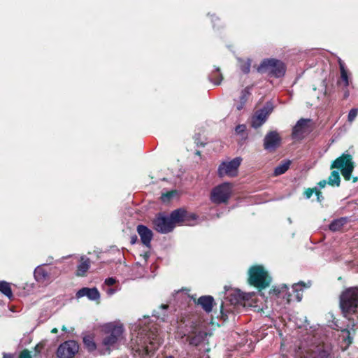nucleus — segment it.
I'll return each instance as SVG.
<instances>
[{"label": "nucleus", "mask_w": 358, "mask_h": 358, "mask_svg": "<svg viewBox=\"0 0 358 358\" xmlns=\"http://www.w3.org/2000/svg\"><path fill=\"white\" fill-rule=\"evenodd\" d=\"M136 334L131 338L133 350L142 358L151 356L162 343L156 324H148L143 327L141 323L134 327Z\"/></svg>", "instance_id": "f257e3e1"}, {"label": "nucleus", "mask_w": 358, "mask_h": 358, "mask_svg": "<svg viewBox=\"0 0 358 358\" xmlns=\"http://www.w3.org/2000/svg\"><path fill=\"white\" fill-rule=\"evenodd\" d=\"M341 308L345 317L353 327L358 323V287H351L341 296Z\"/></svg>", "instance_id": "f03ea898"}, {"label": "nucleus", "mask_w": 358, "mask_h": 358, "mask_svg": "<svg viewBox=\"0 0 358 358\" xmlns=\"http://www.w3.org/2000/svg\"><path fill=\"white\" fill-rule=\"evenodd\" d=\"M101 331L106 336L103 338L99 350L102 355L109 354L111 349L122 338L123 327L120 324L110 322L103 324Z\"/></svg>", "instance_id": "7ed1b4c3"}, {"label": "nucleus", "mask_w": 358, "mask_h": 358, "mask_svg": "<svg viewBox=\"0 0 358 358\" xmlns=\"http://www.w3.org/2000/svg\"><path fill=\"white\" fill-rule=\"evenodd\" d=\"M248 282L257 288L264 289L271 282V278L262 266H252L248 271Z\"/></svg>", "instance_id": "20e7f679"}, {"label": "nucleus", "mask_w": 358, "mask_h": 358, "mask_svg": "<svg viewBox=\"0 0 358 358\" xmlns=\"http://www.w3.org/2000/svg\"><path fill=\"white\" fill-rule=\"evenodd\" d=\"M333 169L340 170L344 179L350 180L352 178L351 174L355 169L352 157L348 153H343L332 162L331 169Z\"/></svg>", "instance_id": "39448f33"}, {"label": "nucleus", "mask_w": 358, "mask_h": 358, "mask_svg": "<svg viewBox=\"0 0 358 358\" xmlns=\"http://www.w3.org/2000/svg\"><path fill=\"white\" fill-rule=\"evenodd\" d=\"M285 66L281 61L275 59H267L262 61L257 71L260 73H269L275 77L279 78L284 76Z\"/></svg>", "instance_id": "423d86ee"}, {"label": "nucleus", "mask_w": 358, "mask_h": 358, "mask_svg": "<svg viewBox=\"0 0 358 358\" xmlns=\"http://www.w3.org/2000/svg\"><path fill=\"white\" fill-rule=\"evenodd\" d=\"M231 194V183L224 182L213 189L210 194V199L213 203L217 204L225 203L229 199Z\"/></svg>", "instance_id": "0eeeda50"}, {"label": "nucleus", "mask_w": 358, "mask_h": 358, "mask_svg": "<svg viewBox=\"0 0 358 358\" xmlns=\"http://www.w3.org/2000/svg\"><path fill=\"white\" fill-rule=\"evenodd\" d=\"M241 162V157H236L230 162H223L218 167V176L221 178L236 176Z\"/></svg>", "instance_id": "6e6552de"}, {"label": "nucleus", "mask_w": 358, "mask_h": 358, "mask_svg": "<svg viewBox=\"0 0 358 358\" xmlns=\"http://www.w3.org/2000/svg\"><path fill=\"white\" fill-rule=\"evenodd\" d=\"M78 350L79 345L75 341H67L59 346L57 355L59 358H73Z\"/></svg>", "instance_id": "1a4fd4ad"}, {"label": "nucleus", "mask_w": 358, "mask_h": 358, "mask_svg": "<svg viewBox=\"0 0 358 358\" xmlns=\"http://www.w3.org/2000/svg\"><path fill=\"white\" fill-rule=\"evenodd\" d=\"M304 287H306V285L302 282L293 285V286H292L293 294H292L289 292H288V293L286 292L287 287L286 285H283L281 287V289L278 292V293L283 294V297L287 299L288 303L293 300H296V301H300L302 299V292H303V289Z\"/></svg>", "instance_id": "9d476101"}, {"label": "nucleus", "mask_w": 358, "mask_h": 358, "mask_svg": "<svg viewBox=\"0 0 358 358\" xmlns=\"http://www.w3.org/2000/svg\"><path fill=\"white\" fill-rule=\"evenodd\" d=\"M311 131L310 120H299L292 129V138L301 140Z\"/></svg>", "instance_id": "9b49d317"}, {"label": "nucleus", "mask_w": 358, "mask_h": 358, "mask_svg": "<svg viewBox=\"0 0 358 358\" xmlns=\"http://www.w3.org/2000/svg\"><path fill=\"white\" fill-rule=\"evenodd\" d=\"M154 227L156 231L162 234H168L174 229V224L169 217L159 214L153 220Z\"/></svg>", "instance_id": "f8f14e48"}, {"label": "nucleus", "mask_w": 358, "mask_h": 358, "mask_svg": "<svg viewBox=\"0 0 358 358\" xmlns=\"http://www.w3.org/2000/svg\"><path fill=\"white\" fill-rule=\"evenodd\" d=\"M281 143V137L275 131L268 132L264 139V149L269 152H274Z\"/></svg>", "instance_id": "ddd939ff"}, {"label": "nucleus", "mask_w": 358, "mask_h": 358, "mask_svg": "<svg viewBox=\"0 0 358 358\" xmlns=\"http://www.w3.org/2000/svg\"><path fill=\"white\" fill-rule=\"evenodd\" d=\"M272 108L265 106L263 108L255 112L251 119V125L257 129L261 127L267 120L268 115L272 111Z\"/></svg>", "instance_id": "4468645a"}, {"label": "nucleus", "mask_w": 358, "mask_h": 358, "mask_svg": "<svg viewBox=\"0 0 358 358\" xmlns=\"http://www.w3.org/2000/svg\"><path fill=\"white\" fill-rule=\"evenodd\" d=\"M189 217L193 220L196 219L195 215H188L187 211L182 208L173 210L169 216L171 221L174 224V227L176 224H186L187 220Z\"/></svg>", "instance_id": "2eb2a0df"}, {"label": "nucleus", "mask_w": 358, "mask_h": 358, "mask_svg": "<svg viewBox=\"0 0 358 358\" xmlns=\"http://www.w3.org/2000/svg\"><path fill=\"white\" fill-rule=\"evenodd\" d=\"M76 296L78 298L87 296L90 300L96 301L99 299L100 294L96 287H83L77 292Z\"/></svg>", "instance_id": "dca6fc26"}, {"label": "nucleus", "mask_w": 358, "mask_h": 358, "mask_svg": "<svg viewBox=\"0 0 358 358\" xmlns=\"http://www.w3.org/2000/svg\"><path fill=\"white\" fill-rule=\"evenodd\" d=\"M137 231L141 237L142 243L149 246L152 238V232L147 227L144 225H138L137 227Z\"/></svg>", "instance_id": "f3484780"}, {"label": "nucleus", "mask_w": 358, "mask_h": 358, "mask_svg": "<svg viewBox=\"0 0 358 358\" xmlns=\"http://www.w3.org/2000/svg\"><path fill=\"white\" fill-rule=\"evenodd\" d=\"M34 278L40 283L49 282L50 272L43 267V265L38 266L34 271Z\"/></svg>", "instance_id": "a211bd4d"}, {"label": "nucleus", "mask_w": 358, "mask_h": 358, "mask_svg": "<svg viewBox=\"0 0 358 358\" xmlns=\"http://www.w3.org/2000/svg\"><path fill=\"white\" fill-rule=\"evenodd\" d=\"M214 299L210 296H203L198 299V304L201 305L203 309L207 312H211Z\"/></svg>", "instance_id": "6ab92c4d"}, {"label": "nucleus", "mask_w": 358, "mask_h": 358, "mask_svg": "<svg viewBox=\"0 0 358 358\" xmlns=\"http://www.w3.org/2000/svg\"><path fill=\"white\" fill-rule=\"evenodd\" d=\"M90 259L82 256L80 257V262L78 266L76 271V275L84 276L90 268Z\"/></svg>", "instance_id": "aec40b11"}, {"label": "nucleus", "mask_w": 358, "mask_h": 358, "mask_svg": "<svg viewBox=\"0 0 358 358\" xmlns=\"http://www.w3.org/2000/svg\"><path fill=\"white\" fill-rule=\"evenodd\" d=\"M348 222L347 217H340L333 220L329 224V229L332 231H340Z\"/></svg>", "instance_id": "412c9836"}, {"label": "nucleus", "mask_w": 358, "mask_h": 358, "mask_svg": "<svg viewBox=\"0 0 358 358\" xmlns=\"http://www.w3.org/2000/svg\"><path fill=\"white\" fill-rule=\"evenodd\" d=\"M338 64H339V67H340L341 80L340 83H343V85L345 87H347L349 85V80H348V73L345 68V64L341 59H339V60H338Z\"/></svg>", "instance_id": "4be33fe9"}, {"label": "nucleus", "mask_w": 358, "mask_h": 358, "mask_svg": "<svg viewBox=\"0 0 358 358\" xmlns=\"http://www.w3.org/2000/svg\"><path fill=\"white\" fill-rule=\"evenodd\" d=\"M291 164L290 160L282 162L278 166L275 168L274 176H278L285 173L289 169Z\"/></svg>", "instance_id": "5701e85b"}, {"label": "nucleus", "mask_w": 358, "mask_h": 358, "mask_svg": "<svg viewBox=\"0 0 358 358\" xmlns=\"http://www.w3.org/2000/svg\"><path fill=\"white\" fill-rule=\"evenodd\" d=\"M341 182V178L338 171H333L329 178L328 184L331 186H339Z\"/></svg>", "instance_id": "b1692460"}, {"label": "nucleus", "mask_w": 358, "mask_h": 358, "mask_svg": "<svg viewBox=\"0 0 358 358\" xmlns=\"http://www.w3.org/2000/svg\"><path fill=\"white\" fill-rule=\"evenodd\" d=\"M0 292L8 298H11L13 296V293L10 285L6 282H0Z\"/></svg>", "instance_id": "393cba45"}, {"label": "nucleus", "mask_w": 358, "mask_h": 358, "mask_svg": "<svg viewBox=\"0 0 358 358\" xmlns=\"http://www.w3.org/2000/svg\"><path fill=\"white\" fill-rule=\"evenodd\" d=\"M83 342L89 350L92 351L96 349V344L91 337H90V336L84 337Z\"/></svg>", "instance_id": "a878e982"}, {"label": "nucleus", "mask_w": 358, "mask_h": 358, "mask_svg": "<svg viewBox=\"0 0 358 358\" xmlns=\"http://www.w3.org/2000/svg\"><path fill=\"white\" fill-rule=\"evenodd\" d=\"M222 79V76L221 73H220V69H217L216 73L214 76H212L210 78V80L213 82L215 85H219L221 83V80Z\"/></svg>", "instance_id": "bb28decb"}, {"label": "nucleus", "mask_w": 358, "mask_h": 358, "mask_svg": "<svg viewBox=\"0 0 358 358\" xmlns=\"http://www.w3.org/2000/svg\"><path fill=\"white\" fill-rule=\"evenodd\" d=\"M250 95V90L248 87L242 90L241 96H240V101L243 103H245L247 101L248 96Z\"/></svg>", "instance_id": "cd10ccee"}, {"label": "nucleus", "mask_w": 358, "mask_h": 358, "mask_svg": "<svg viewBox=\"0 0 358 358\" xmlns=\"http://www.w3.org/2000/svg\"><path fill=\"white\" fill-rule=\"evenodd\" d=\"M103 289L108 296L113 295L116 292L120 289L117 285L115 286V287H103Z\"/></svg>", "instance_id": "c85d7f7f"}, {"label": "nucleus", "mask_w": 358, "mask_h": 358, "mask_svg": "<svg viewBox=\"0 0 358 358\" xmlns=\"http://www.w3.org/2000/svg\"><path fill=\"white\" fill-rule=\"evenodd\" d=\"M241 69L242 71L245 73H248L250 71V61H242L240 64Z\"/></svg>", "instance_id": "c756f323"}, {"label": "nucleus", "mask_w": 358, "mask_h": 358, "mask_svg": "<svg viewBox=\"0 0 358 358\" xmlns=\"http://www.w3.org/2000/svg\"><path fill=\"white\" fill-rule=\"evenodd\" d=\"M342 331L343 338L348 342V344L352 343V338L350 336V332L348 329H343Z\"/></svg>", "instance_id": "7c9ffc66"}, {"label": "nucleus", "mask_w": 358, "mask_h": 358, "mask_svg": "<svg viewBox=\"0 0 358 358\" xmlns=\"http://www.w3.org/2000/svg\"><path fill=\"white\" fill-rule=\"evenodd\" d=\"M357 114H358V109H357V108L351 109L349 112L348 117V121L352 122L356 118Z\"/></svg>", "instance_id": "2f4dec72"}, {"label": "nucleus", "mask_w": 358, "mask_h": 358, "mask_svg": "<svg viewBox=\"0 0 358 358\" xmlns=\"http://www.w3.org/2000/svg\"><path fill=\"white\" fill-rule=\"evenodd\" d=\"M117 282V280L114 278H108L104 281L103 287H112Z\"/></svg>", "instance_id": "473e14b6"}, {"label": "nucleus", "mask_w": 358, "mask_h": 358, "mask_svg": "<svg viewBox=\"0 0 358 358\" xmlns=\"http://www.w3.org/2000/svg\"><path fill=\"white\" fill-rule=\"evenodd\" d=\"M188 338L189 344L194 345H198L201 341V338L199 336L188 337Z\"/></svg>", "instance_id": "72a5a7b5"}, {"label": "nucleus", "mask_w": 358, "mask_h": 358, "mask_svg": "<svg viewBox=\"0 0 358 358\" xmlns=\"http://www.w3.org/2000/svg\"><path fill=\"white\" fill-rule=\"evenodd\" d=\"M175 194L174 192H169L166 194H163L161 196L162 200L164 202L169 201L171 198H172Z\"/></svg>", "instance_id": "f704fd0d"}, {"label": "nucleus", "mask_w": 358, "mask_h": 358, "mask_svg": "<svg viewBox=\"0 0 358 358\" xmlns=\"http://www.w3.org/2000/svg\"><path fill=\"white\" fill-rule=\"evenodd\" d=\"M19 358H32V357L31 355V352L28 350L25 349L20 353Z\"/></svg>", "instance_id": "c9c22d12"}, {"label": "nucleus", "mask_w": 358, "mask_h": 358, "mask_svg": "<svg viewBox=\"0 0 358 358\" xmlns=\"http://www.w3.org/2000/svg\"><path fill=\"white\" fill-rule=\"evenodd\" d=\"M245 129H246V127L245 125L244 124H240V125H238L236 129H235V131L237 134H242L245 131Z\"/></svg>", "instance_id": "e433bc0d"}, {"label": "nucleus", "mask_w": 358, "mask_h": 358, "mask_svg": "<svg viewBox=\"0 0 358 358\" xmlns=\"http://www.w3.org/2000/svg\"><path fill=\"white\" fill-rule=\"evenodd\" d=\"M313 192H314V190L313 189L309 188V189H306V191L304 192V195L306 196V197L307 199H309L311 197Z\"/></svg>", "instance_id": "4c0bfd02"}, {"label": "nucleus", "mask_w": 358, "mask_h": 358, "mask_svg": "<svg viewBox=\"0 0 358 358\" xmlns=\"http://www.w3.org/2000/svg\"><path fill=\"white\" fill-rule=\"evenodd\" d=\"M327 183H328V180L327 181V180H324L320 181L318 183V185L320 188H324Z\"/></svg>", "instance_id": "58836bf2"}, {"label": "nucleus", "mask_w": 358, "mask_h": 358, "mask_svg": "<svg viewBox=\"0 0 358 358\" xmlns=\"http://www.w3.org/2000/svg\"><path fill=\"white\" fill-rule=\"evenodd\" d=\"M315 193H316V195H317V200H318L319 201H322V193H321L320 191H318V190H316V192H315Z\"/></svg>", "instance_id": "ea45409f"}, {"label": "nucleus", "mask_w": 358, "mask_h": 358, "mask_svg": "<svg viewBox=\"0 0 358 358\" xmlns=\"http://www.w3.org/2000/svg\"><path fill=\"white\" fill-rule=\"evenodd\" d=\"M245 103H243L242 102L240 101V103H237L236 104V108L237 110H241L243 108V106H244Z\"/></svg>", "instance_id": "a19ab883"}, {"label": "nucleus", "mask_w": 358, "mask_h": 358, "mask_svg": "<svg viewBox=\"0 0 358 358\" xmlns=\"http://www.w3.org/2000/svg\"><path fill=\"white\" fill-rule=\"evenodd\" d=\"M3 358H13V356L11 354H8V353L3 352Z\"/></svg>", "instance_id": "79ce46f5"}, {"label": "nucleus", "mask_w": 358, "mask_h": 358, "mask_svg": "<svg viewBox=\"0 0 358 358\" xmlns=\"http://www.w3.org/2000/svg\"><path fill=\"white\" fill-rule=\"evenodd\" d=\"M349 96V92L348 90L344 92V98L346 99Z\"/></svg>", "instance_id": "37998d69"}, {"label": "nucleus", "mask_w": 358, "mask_h": 358, "mask_svg": "<svg viewBox=\"0 0 358 358\" xmlns=\"http://www.w3.org/2000/svg\"><path fill=\"white\" fill-rule=\"evenodd\" d=\"M167 308H168V306H167V305H164V304H163V305H162V306H160V309H162V310H166Z\"/></svg>", "instance_id": "c03bdc74"}, {"label": "nucleus", "mask_w": 358, "mask_h": 358, "mask_svg": "<svg viewBox=\"0 0 358 358\" xmlns=\"http://www.w3.org/2000/svg\"><path fill=\"white\" fill-rule=\"evenodd\" d=\"M57 331H58V330H57V328H53V329L51 330V332H52V334H56V333H57Z\"/></svg>", "instance_id": "a18cd8bd"}, {"label": "nucleus", "mask_w": 358, "mask_h": 358, "mask_svg": "<svg viewBox=\"0 0 358 358\" xmlns=\"http://www.w3.org/2000/svg\"><path fill=\"white\" fill-rule=\"evenodd\" d=\"M358 180V178L357 177H352V182H357Z\"/></svg>", "instance_id": "49530a36"}, {"label": "nucleus", "mask_w": 358, "mask_h": 358, "mask_svg": "<svg viewBox=\"0 0 358 358\" xmlns=\"http://www.w3.org/2000/svg\"><path fill=\"white\" fill-rule=\"evenodd\" d=\"M155 317H157V318H159V317H160V315H159V313H156L155 314Z\"/></svg>", "instance_id": "de8ad7c7"}, {"label": "nucleus", "mask_w": 358, "mask_h": 358, "mask_svg": "<svg viewBox=\"0 0 358 358\" xmlns=\"http://www.w3.org/2000/svg\"><path fill=\"white\" fill-rule=\"evenodd\" d=\"M35 350H37V351H39V345H37L36 347H35Z\"/></svg>", "instance_id": "09e8293b"}, {"label": "nucleus", "mask_w": 358, "mask_h": 358, "mask_svg": "<svg viewBox=\"0 0 358 358\" xmlns=\"http://www.w3.org/2000/svg\"><path fill=\"white\" fill-rule=\"evenodd\" d=\"M136 238H137L136 236L134 238H132L131 243H134L136 240Z\"/></svg>", "instance_id": "8fccbe9b"}, {"label": "nucleus", "mask_w": 358, "mask_h": 358, "mask_svg": "<svg viewBox=\"0 0 358 358\" xmlns=\"http://www.w3.org/2000/svg\"><path fill=\"white\" fill-rule=\"evenodd\" d=\"M62 329V331H66V327L65 326H63Z\"/></svg>", "instance_id": "3c124183"}, {"label": "nucleus", "mask_w": 358, "mask_h": 358, "mask_svg": "<svg viewBox=\"0 0 358 358\" xmlns=\"http://www.w3.org/2000/svg\"><path fill=\"white\" fill-rule=\"evenodd\" d=\"M241 298H242L243 299H245L246 298V296H245V295H243V296H241Z\"/></svg>", "instance_id": "603ef678"}, {"label": "nucleus", "mask_w": 358, "mask_h": 358, "mask_svg": "<svg viewBox=\"0 0 358 358\" xmlns=\"http://www.w3.org/2000/svg\"><path fill=\"white\" fill-rule=\"evenodd\" d=\"M166 358H172L171 357H166Z\"/></svg>", "instance_id": "864d4df0"}]
</instances>
